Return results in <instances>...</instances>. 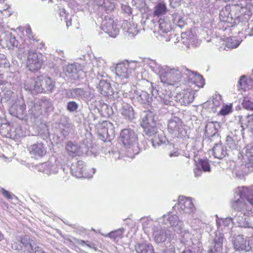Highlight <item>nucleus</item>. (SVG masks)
<instances>
[{
    "label": "nucleus",
    "instance_id": "f257e3e1",
    "mask_svg": "<svg viewBox=\"0 0 253 253\" xmlns=\"http://www.w3.org/2000/svg\"><path fill=\"white\" fill-rule=\"evenodd\" d=\"M120 139L130 154H137L142 149L138 143V134L130 128L123 129L120 133Z\"/></svg>",
    "mask_w": 253,
    "mask_h": 253
},
{
    "label": "nucleus",
    "instance_id": "f03ea898",
    "mask_svg": "<svg viewBox=\"0 0 253 253\" xmlns=\"http://www.w3.org/2000/svg\"><path fill=\"white\" fill-rule=\"evenodd\" d=\"M155 64L156 70L155 72L159 74L162 83L168 85H174L180 81L182 78V74L178 69L161 66L156 63Z\"/></svg>",
    "mask_w": 253,
    "mask_h": 253
},
{
    "label": "nucleus",
    "instance_id": "7ed1b4c3",
    "mask_svg": "<svg viewBox=\"0 0 253 253\" xmlns=\"http://www.w3.org/2000/svg\"><path fill=\"white\" fill-rule=\"evenodd\" d=\"M94 89L88 87L75 88L67 89L66 91V96L70 98L82 100L86 102H89L95 97Z\"/></svg>",
    "mask_w": 253,
    "mask_h": 253
},
{
    "label": "nucleus",
    "instance_id": "20e7f679",
    "mask_svg": "<svg viewBox=\"0 0 253 253\" xmlns=\"http://www.w3.org/2000/svg\"><path fill=\"white\" fill-rule=\"evenodd\" d=\"M156 116L154 113L150 110L145 111L142 118L141 126L145 133L149 136L156 135L158 128L156 126Z\"/></svg>",
    "mask_w": 253,
    "mask_h": 253
},
{
    "label": "nucleus",
    "instance_id": "39448f33",
    "mask_svg": "<svg viewBox=\"0 0 253 253\" xmlns=\"http://www.w3.org/2000/svg\"><path fill=\"white\" fill-rule=\"evenodd\" d=\"M136 61H125L117 64L115 68L116 75L121 80L127 79L132 71L137 67Z\"/></svg>",
    "mask_w": 253,
    "mask_h": 253
},
{
    "label": "nucleus",
    "instance_id": "423d86ee",
    "mask_svg": "<svg viewBox=\"0 0 253 253\" xmlns=\"http://www.w3.org/2000/svg\"><path fill=\"white\" fill-rule=\"evenodd\" d=\"M168 130L174 137H184L186 134L182 121L176 117L170 119L168 123Z\"/></svg>",
    "mask_w": 253,
    "mask_h": 253
},
{
    "label": "nucleus",
    "instance_id": "0eeeda50",
    "mask_svg": "<svg viewBox=\"0 0 253 253\" xmlns=\"http://www.w3.org/2000/svg\"><path fill=\"white\" fill-rule=\"evenodd\" d=\"M113 124L108 121H103L97 125L98 134L100 139L103 141H110L114 135Z\"/></svg>",
    "mask_w": 253,
    "mask_h": 253
},
{
    "label": "nucleus",
    "instance_id": "6e6552de",
    "mask_svg": "<svg viewBox=\"0 0 253 253\" xmlns=\"http://www.w3.org/2000/svg\"><path fill=\"white\" fill-rule=\"evenodd\" d=\"M28 54L27 66L29 69L35 71L40 69L43 63L42 55L33 49L28 50Z\"/></svg>",
    "mask_w": 253,
    "mask_h": 253
},
{
    "label": "nucleus",
    "instance_id": "1a4fd4ad",
    "mask_svg": "<svg viewBox=\"0 0 253 253\" xmlns=\"http://www.w3.org/2000/svg\"><path fill=\"white\" fill-rule=\"evenodd\" d=\"M162 219L164 224L169 225L175 232H180L183 228V222L172 212L169 211L167 214H164Z\"/></svg>",
    "mask_w": 253,
    "mask_h": 253
},
{
    "label": "nucleus",
    "instance_id": "9d476101",
    "mask_svg": "<svg viewBox=\"0 0 253 253\" xmlns=\"http://www.w3.org/2000/svg\"><path fill=\"white\" fill-rule=\"evenodd\" d=\"M233 215L234 224L240 227L253 229V216H250L247 212H237Z\"/></svg>",
    "mask_w": 253,
    "mask_h": 253
},
{
    "label": "nucleus",
    "instance_id": "9b49d317",
    "mask_svg": "<svg viewBox=\"0 0 253 253\" xmlns=\"http://www.w3.org/2000/svg\"><path fill=\"white\" fill-rule=\"evenodd\" d=\"M235 7V6H233L231 9L230 5H227L222 8L219 13V19L221 21L231 24L234 19V23L242 25V22L241 23L240 22L241 20L243 19L244 16H238L234 18L231 13V11Z\"/></svg>",
    "mask_w": 253,
    "mask_h": 253
},
{
    "label": "nucleus",
    "instance_id": "f8f14e48",
    "mask_svg": "<svg viewBox=\"0 0 253 253\" xmlns=\"http://www.w3.org/2000/svg\"><path fill=\"white\" fill-rule=\"evenodd\" d=\"M102 29L110 37H116L119 33L117 24L114 19L108 16H105V19L102 22Z\"/></svg>",
    "mask_w": 253,
    "mask_h": 253
},
{
    "label": "nucleus",
    "instance_id": "ddd939ff",
    "mask_svg": "<svg viewBox=\"0 0 253 253\" xmlns=\"http://www.w3.org/2000/svg\"><path fill=\"white\" fill-rule=\"evenodd\" d=\"M231 206L232 209L234 210L232 212V214L237 212H247L248 214L252 213L251 204L250 203L246 202L245 200L237 198L236 196H235L234 200L232 202Z\"/></svg>",
    "mask_w": 253,
    "mask_h": 253
},
{
    "label": "nucleus",
    "instance_id": "4468645a",
    "mask_svg": "<svg viewBox=\"0 0 253 253\" xmlns=\"http://www.w3.org/2000/svg\"><path fill=\"white\" fill-rule=\"evenodd\" d=\"M170 231L161 227L154 226L153 228L152 238L157 244L164 242L167 239L171 238Z\"/></svg>",
    "mask_w": 253,
    "mask_h": 253
},
{
    "label": "nucleus",
    "instance_id": "2eb2a0df",
    "mask_svg": "<svg viewBox=\"0 0 253 253\" xmlns=\"http://www.w3.org/2000/svg\"><path fill=\"white\" fill-rule=\"evenodd\" d=\"M194 94L192 90L186 89L177 93L173 97L177 102L182 105H186L193 102L195 98Z\"/></svg>",
    "mask_w": 253,
    "mask_h": 253
},
{
    "label": "nucleus",
    "instance_id": "dca6fc26",
    "mask_svg": "<svg viewBox=\"0 0 253 253\" xmlns=\"http://www.w3.org/2000/svg\"><path fill=\"white\" fill-rule=\"evenodd\" d=\"M40 81L39 77L27 79L24 82L23 87L33 94L42 93V89L40 85Z\"/></svg>",
    "mask_w": 253,
    "mask_h": 253
},
{
    "label": "nucleus",
    "instance_id": "f3484780",
    "mask_svg": "<svg viewBox=\"0 0 253 253\" xmlns=\"http://www.w3.org/2000/svg\"><path fill=\"white\" fill-rule=\"evenodd\" d=\"M66 77L71 81L78 80L82 75L83 72L80 67L75 64H69L64 69Z\"/></svg>",
    "mask_w": 253,
    "mask_h": 253
},
{
    "label": "nucleus",
    "instance_id": "a211bd4d",
    "mask_svg": "<svg viewBox=\"0 0 253 253\" xmlns=\"http://www.w3.org/2000/svg\"><path fill=\"white\" fill-rule=\"evenodd\" d=\"M10 127L6 126L5 129L7 130V132L5 131V128L2 126H0V133L5 136L12 137L14 139H19L21 137L25 136V132L22 129L21 126H17L14 128V130L10 129V131L9 132V129Z\"/></svg>",
    "mask_w": 253,
    "mask_h": 253
},
{
    "label": "nucleus",
    "instance_id": "6ab92c4d",
    "mask_svg": "<svg viewBox=\"0 0 253 253\" xmlns=\"http://www.w3.org/2000/svg\"><path fill=\"white\" fill-rule=\"evenodd\" d=\"M178 207L183 213L190 214L195 211V208L189 198L180 196Z\"/></svg>",
    "mask_w": 253,
    "mask_h": 253
},
{
    "label": "nucleus",
    "instance_id": "aec40b11",
    "mask_svg": "<svg viewBox=\"0 0 253 253\" xmlns=\"http://www.w3.org/2000/svg\"><path fill=\"white\" fill-rule=\"evenodd\" d=\"M72 174L77 178H86L88 175L85 172L86 168L84 162L79 161L72 164L70 168Z\"/></svg>",
    "mask_w": 253,
    "mask_h": 253
},
{
    "label": "nucleus",
    "instance_id": "412c9836",
    "mask_svg": "<svg viewBox=\"0 0 253 253\" xmlns=\"http://www.w3.org/2000/svg\"><path fill=\"white\" fill-rule=\"evenodd\" d=\"M171 20L170 15L158 20V32L160 36L165 37V35H163V34H167L171 31Z\"/></svg>",
    "mask_w": 253,
    "mask_h": 253
},
{
    "label": "nucleus",
    "instance_id": "4be33fe9",
    "mask_svg": "<svg viewBox=\"0 0 253 253\" xmlns=\"http://www.w3.org/2000/svg\"><path fill=\"white\" fill-rule=\"evenodd\" d=\"M215 237L209 253H222L223 242L224 241L223 234L219 231L215 232Z\"/></svg>",
    "mask_w": 253,
    "mask_h": 253
},
{
    "label": "nucleus",
    "instance_id": "5701e85b",
    "mask_svg": "<svg viewBox=\"0 0 253 253\" xmlns=\"http://www.w3.org/2000/svg\"><path fill=\"white\" fill-rule=\"evenodd\" d=\"M40 85L42 89V93H52L56 88L55 81L51 78L47 76L40 77Z\"/></svg>",
    "mask_w": 253,
    "mask_h": 253
},
{
    "label": "nucleus",
    "instance_id": "b1692460",
    "mask_svg": "<svg viewBox=\"0 0 253 253\" xmlns=\"http://www.w3.org/2000/svg\"><path fill=\"white\" fill-rule=\"evenodd\" d=\"M26 105L20 101H17L14 103L9 108L10 114L20 119L25 116Z\"/></svg>",
    "mask_w": 253,
    "mask_h": 253
},
{
    "label": "nucleus",
    "instance_id": "393cba45",
    "mask_svg": "<svg viewBox=\"0 0 253 253\" xmlns=\"http://www.w3.org/2000/svg\"><path fill=\"white\" fill-rule=\"evenodd\" d=\"M28 150L30 154L35 157H42L46 153V147L42 142H38L31 145L28 148Z\"/></svg>",
    "mask_w": 253,
    "mask_h": 253
},
{
    "label": "nucleus",
    "instance_id": "a878e982",
    "mask_svg": "<svg viewBox=\"0 0 253 253\" xmlns=\"http://www.w3.org/2000/svg\"><path fill=\"white\" fill-rule=\"evenodd\" d=\"M234 248L238 251H249L250 247L248 246L246 239L243 235H239L234 237L233 240Z\"/></svg>",
    "mask_w": 253,
    "mask_h": 253
},
{
    "label": "nucleus",
    "instance_id": "bb28decb",
    "mask_svg": "<svg viewBox=\"0 0 253 253\" xmlns=\"http://www.w3.org/2000/svg\"><path fill=\"white\" fill-rule=\"evenodd\" d=\"M119 112L125 119L128 121H132L135 117V112L132 107L125 102L122 104Z\"/></svg>",
    "mask_w": 253,
    "mask_h": 253
},
{
    "label": "nucleus",
    "instance_id": "cd10ccee",
    "mask_svg": "<svg viewBox=\"0 0 253 253\" xmlns=\"http://www.w3.org/2000/svg\"><path fill=\"white\" fill-rule=\"evenodd\" d=\"M220 128V124L218 122H208L205 126V135L208 137H213L216 135L218 129Z\"/></svg>",
    "mask_w": 253,
    "mask_h": 253
},
{
    "label": "nucleus",
    "instance_id": "c85d7f7f",
    "mask_svg": "<svg viewBox=\"0 0 253 253\" xmlns=\"http://www.w3.org/2000/svg\"><path fill=\"white\" fill-rule=\"evenodd\" d=\"M151 97L146 91L142 90L134 91L133 99L141 104L148 103L151 100Z\"/></svg>",
    "mask_w": 253,
    "mask_h": 253
},
{
    "label": "nucleus",
    "instance_id": "c756f323",
    "mask_svg": "<svg viewBox=\"0 0 253 253\" xmlns=\"http://www.w3.org/2000/svg\"><path fill=\"white\" fill-rule=\"evenodd\" d=\"M98 91L103 95L109 96L114 94L110 84L104 80H101L97 86Z\"/></svg>",
    "mask_w": 253,
    "mask_h": 253
},
{
    "label": "nucleus",
    "instance_id": "7c9ffc66",
    "mask_svg": "<svg viewBox=\"0 0 253 253\" xmlns=\"http://www.w3.org/2000/svg\"><path fill=\"white\" fill-rule=\"evenodd\" d=\"M155 17L153 14H144L143 15L141 22L148 28L154 29L156 30V27L158 26V22L157 19L155 18Z\"/></svg>",
    "mask_w": 253,
    "mask_h": 253
},
{
    "label": "nucleus",
    "instance_id": "2f4dec72",
    "mask_svg": "<svg viewBox=\"0 0 253 253\" xmlns=\"http://www.w3.org/2000/svg\"><path fill=\"white\" fill-rule=\"evenodd\" d=\"M238 117L241 131H244L247 128L253 129V114L248 115L244 118L242 116H238Z\"/></svg>",
    "mask_w": 253,
    "mask_h": 253
},
{
    "label": "nucleus",
    "instance_id": "473e14b6",
    "mask_svg": "<svg viewBox=\"0 0 253 253\" xmlns=\"http://www.w3.org/2000/svg\"><path fill=\"white\" fill-rule=\"evenodd\" d=\"M122 27L124 30L127 34V36L130 38L134 37L138 32L136 26L132 22L125 20L122 24Z\"/></svg>",
    "mask_w": 253,
    "mask_h": 253
},
{
    "label": "nucleus",
    "instance_id": "72a5a7b5",
    "mask_svg": "<svg viewBox=\"0 0 253 253\" xmlns=\"http://www.w3.org/2000/svg\"><path fill=\"white\" fill-rule=\"evenodd\" d=\"M43 171L47 174L56 173L58 170L57 163L55 161H48L42 164Z\"/></svg>",
    "mask_w": 253,
    "mask_h": 253
},
{
    "label": "nucleus",
    "instance_id": "f704fd0d",
    "mask_svg": "<svg viewBox=\"0 0 253 253\" xmlns=\"http://www.w3.org/2000/svg\"><path fill=\"white\" fill-rule=\"evenodd\" d=\"M135 249L137 253H155L153 246L144 242L137 243L135 246Z\"/></svg>",
    "mask_w": 253,
    "mask_h": 253
},
{
    "label": "nucleus",
    "instance_id": "c9c22d12",
    "mask_svg": "<svg viewBox=\"0 0 253 253\" xmlns=\"http://www.w3.org/2000/svg\"><path fill=\"white\" fill-rule=\"evenodd\" d=\"M243 159L248 161L249 166L253 165V142L242 150Z\"/></svg>",
    "mask_w": 253,
    "mask_h": 253
},
{
    "label": "nucleus",
    "instance_id": "e433bc0d",
    "mask_svg": "<svg viewBox=\"0 0 253 253\" xmlns=\"http://www.w3.org/2000/svg\"><path fill=\"white\" fill-rule=\"evenodd\" d=\"M212 154L214 158L221 159L227 154L226 149L221 143H216L212 149Z\"/></svg>",
    "mask_w": 253,
    "mask_h": 253
},
{
    "label": "nucleus",
    "instance_id": "4c0bfd02",
    "mask_svg": "<svg viewBox=\"0 0 253 253\" xmlns=\"http://www.w3.org/2000/svg\"><path fill=\"white\" fill-rule=\"evenodd\" d=\"M196 38V35L191 31H187L181 34L182 42L187 47L194 44Z\"/></svg>",
    "mask_w": 253,
    "mask_h": 253
},
{
    "label": "nucleus",
    "instance_id": "58836bf2",
    "mask_svg": "<svg viewBox=\"0 0 253 253\" xmlns=\"http://www.w3.org/2000/svg\"><path fill=\"white\" fill-rule=\"evenodd\" d=\"M161 101L166 105H174L175 98L173 96L175 94H172L171 92L167 91L166 90L164 92H161Z\"/></svg>",
    "mask_w": 253,
    "mask_h": 253
},
{
    "label": "nucleus",
    "instance_id": "ea45409f",
    "mask_svg": "<svg viewBox=\"0 0 253 253\" xmlns=\"http://www.w3.org/2000/svg\"><path fill=\"white\" fill-rule=\"evenodd\" d=\"M167 11L166 4L164 2L157 3L154 7L153 15L154 16L159 17L160 15H164Z\"/></svg>",
    "mask_w": 253,
    "mask_h": 253
},
{
    "label": "nucleus",
    "instance_id": "a19ab883",
    "mask_svg": "<svg viewBox=\"0 0 253 253\" xmlns=\"http://www.w3.org/2000/svg\"><path fill=\"white\" fill-rule=\"evenodd\" d=\"M190 80L199 87H203L205 82L202 76L199 74L191 72L189 75Z\"/></svg>",
    "mask_w": 253,
    "mask_h": 253
},
{
    "label": "nucleus",
    "instance_id": "79ce46f5",
    "mask_svg": "<svg viewBox=\"0 0 253 253\" xmlns=\"http://www.w3.org/2000/svg\"><path fill=\"white\" fill-rule=\"evenodd\" d=\"M38 104L37 101L35 103L31 102L28 105L30 107L29 112L35 118L39 117L42 114V110Z\"/></svg>",
    "mask_w": 253,
    "mask_h": 253
},
{
    "label": "nucleus",
    "instance_id": "37998d69",
    "mask_svg": "<svg viewBox=\"0 0 253 253\" xmlns=\"http://www.w3.org/2000/svg\"><path fill=\"white\" fill-rule=\"evenodd\" d=\"M38 105L41 107L42 110H44L45 112L49 111L52 109V104L50 99L45 97H42L40 100L37 101Z\"/></svg>",
    "mask_w": 253,
    "mask_h": 253
},
{
    "label": "nucleus",
    "instance_id": "c03bdc74",
    "mask_svg": "<svg viewBox=\"0 0 253 253\" xmlns=\"http://www.w3.org/2000/svg\"><path fill=\"white\" fill-rule=\"evenodd\" d=\"M249 190L247 187H239L238 191L235 193L236 196H238L240 199L245 200L249 203V200H253L249 197Z\"/></svg>",
    "mask_w": 253,
    "mask_h": 253
},
{
    "label": "nucleus",
    "instance_id": "a18cd8bd",
    "mask_svg": "<svg viewBox=\"0 0 253 253\" xmlns=\"http://www.w3.org/2000/svg\"><path fill=\"white\" fill-rule=\"evenodd\" d=\"M170 18H171V20L174 24L181 28H183L187 25V23L183 18L177 13L170 15Z\"/></svg>",
    "mask_w": 253,
    "mask_h": 253
},
{
    "label": "nucleus",
    "instance_id": "49530a36",
    "mask_svg": "<svg viewBox=\"0 0 253 253\" xmlns=\"http://www.w3.org/2000/svg\"><path fill=\"white\" fill-rule=\"evenodd\" d=\"M212 103L210 104L211 108L212 109L213 112H216V108L219 107L222 103L221 96L219 94H215L212 96Z\"/></svg>",
    "mask_w": 253,
    "mask_h": 253
},
{
    "label": "nucleus",
    "instance_id": "de8ad7c7",
    "mask_svg": "<svg viewBox=\"0 0 253 253\" xmlns=\"http://www.w3.org/2000/svg\"><path fill=\"white\" fill-rule=\"evenodd\" d=\"M241 41L237 40L235 38H228L225 41L226 46L228 48H234L238 47Z\"/></svg>",
    "mask_w": 253,
    "mask_h": 253
},
{
    "label": "nucleus",
    "instance_id": "09e8293b",
    "mask_svg": "<svg viewBox=\"0 0 253 253\" xmlns=\"http://www.w3.org/2000/svg\"><path fill=\"white\" fill-rule=\"evenodd\" d=\"M20 243L25 247L28 251H29L33 246V245L35 244L33 241L31 240L29 236L27 235L20 238Z\"/></svg>",
    "mask_w": 253,
    "mask_h": 253
},
{
    "label": "nucleus",
    "instance_id": "8fccbe9b",
    "mask_svg": "<svg viewBox=\"0 0 253 253\" xmlns=\"http://www.w3.org/2000/svg\"><path fill=\"white\" fill-rule=\"evenodd\" d=\"M115 5L110 0H104L103 4L101 6L100 9L105 10L107 13L111 12L114 9Z\"/></svg>",
    "mask_w": 253,
    "mask_h": 253
},
{
    "label": "nucleus",
    "instance_id": "3c124183",
    "mask_svg": "<svg viewBox=\"0 0 253 253\" xmlns=\"http://www.w3.org/2000/svg\"><path fill=\"white\" fill-rule=\"evenodd\" d=\"M197 167H200L205 172L211 171V167L207 159H200L197 165Z\"/></svg>",
    "mask_w": 253,
    "mask_h": 253
},
{
    "label": "nucleus",
    "instance_id": "603ef678",
    "mask_svg": "<svg viewBox=\"0 0 253 253\" xmlns=\"http://www.w3.org/2000/svg\"><path fill=\"white\" fill-rule=\"evenodd\" d=\"M176 232L180 235L181 241L183 243L188 242L191 240L193 237V235H191L188 230H183V228L180 232Z\"/></svg>",
    "mask_w": 253,
    "mask_h": 253
},
{
    "label": "nucleus",
    "instance_id": "864d4df0",
    "mask_svg": "<svg viewBox=\"0 0 253 253\" xmlns=\"http://www.w3.org/2000/svg\"><path fill=\"white\" fill-rule=\"evenodd\" d=\"M230 223L234 224L233 217H227L224 219L221 218L216 219V224L218 228H219L220 226H221L222 224H223L224 227L228 226Z\"/></svg>",
    "mask_w": 253,
    "mask_h": 253
},
{
    "label": "nucleus",
    "instance_id": "5fc2aeb1",
    "mask_svg": "<svg viewBox=\"0 0 253 253\" xmlns=\"http://www.w3.org/2000/svg\"><path fill=\"white\" fill-rule=\"evenodd\" d=\"M148 84H150L151 87L152 88L151 93L152 96H153L155 98H157L158 97H160V94H162L161 92H163V91L159 90V85H158L156 84H154V83H152L148 82Z\"/></svg>",
    "mask_w": 253,
    "mask_h": 253
},
{
    "label": "nucleus",
    "instance_id": "6e6d98bb",
    "mask_svg": "<svg viewBox=\"0 0 253 253\" xmlns=\"http://www.w3.org/2000/svg\"><path fill=\"white\" fill-rule=\"evenodd\" d=\"M124 231L125 229L124 228H121L117 230L111 232L108 234V236L110 238L114 239L119 237L122 238Z\"/></svg>",
    "mask_w": 253,
    "mask_h": 253
},
{
    "label": "nucleus",
    "instance_id": "4d7b16f0",
    "mask_svg": "<svg viewBox=\"0 0 253 253\" xmlns=\"http://www.w3.org/2000/svg\"><path fill=\"white\" fill-rule=\"evenodd\" d=\"M99 110L104 116H110L112 113V108L105 103L101 105Z\"/></svg>",
    "mask_w": 253,
    "mask_h": 253
},
{
    "label": "nucleus",
    "instance_id": "13d9d810",
    "mask_svg": "<svg viewBox=\"0 0 253 253\" xmlns=\"http://www.w3.org/2000/svg\"><path fill=\"white\" fill-rule=\"evenodd\" d=\"M10 66L9 61L6 58L5 55L3 54H0V68H8Z\"/></svg>",
    "mask_w": 253,
    "mask_h": 253
},
{
    "label": "nucleus",
    "instance_id": "bf43d9fd",
    "mask_svg": "<svg viewBox=\"0 0 253 253\" xmlns=\"http://www.w3.org/2000/svg\"><path fill=\"white\" fill-rule=\"evenodd\" d=\"M226 144L227 146L229 147L232 150L236 149L237 146L236 141L233 139V138L230 136L228 135L226 137Z\"/></svg>",
    "mask_w": 253,
    "mask_h": 253
},
{
    "label": "nucleus",
    "instance_id": "052dcab7",
    "mask_svg": "<svg viewBox=\"0 0 253 253\" xmlns=\"http://www.w3.org/2000/svg\"><path fill=\"white\" fill-rule=\"evenodd\" d=\"M96 62H98V61L96 60ZM96 66L95 65H93L92 70L95 74H96V73H97V77L99 79V76L103 77H104V74L103 73L102 67L100 65L99 66L98 63H96Z\"/></svg>",
    "mask_w": 253,
    "mask_h": 253
},
{
    "label": "nucleus",
    "instance_id": "680f3d73",
    "mask_svg": "<svg viewBox=\"0 0 253 253\" xmlns=\"http://www.w3.org/2000/svg\"><path fill=\"white\" fill-rule=\"evenodd\" d=\"M79 107V105L75 101H69L67 103L66 108L70 112L76 111Z\"/></svg>",
    "mask_w": 253,
    "mask_h": 253
},
{
    "label": "nucleus",
    "instance_id": "e2e57ef3",
    "mask_svg": "<svg viewBox=\"0 0 253 253\" xmlns=\"http://www.w3.org/2000/svg\"><path fill=\"white\" fill-rule=\"evenodd\" d=\"M232 112V106L226 105L222 106L219 114L221 116H226Z\"/></svg>",
    "mask_w": 253,
    "mask_h": 253
},
{
    "label": "nucleus",
    "instance_id": "0e129e2a",
    "mask_svg": "<svg viewBox=\"0 0 253 253\" xmlns=\"http://www.w3.org/2000/svg\"><path fill=\"white\" fill-rule=\"evenodd\" d=\"M28 251L30 253H45L42 248L38 246L35 243L33 245V246Z\"/></svg>",
    "mask_w": 253,
    "mask_h": 253
},
{
    "label": "nucleus",
    "instance_id": "69168bd1",
    "mask_svg": "<svg viewBox=\"0 0 253 253\" xmlns=\"http://www.w3.org/2000/svg\"><path fill=\"white\" fill-rule=\"evenodd\" d=\"M171 244L167 247L165 249L163 250L161 253H175V248L174 247V242L170 240Z\"/></svg>",
    "mask_w": 253,
    "mask_h": 253
},
{
    "label": "nucleus",
    "instance_id": "338daca9",
    "mask_svg": "<svg viewBox=\"0 0 253 253\" xmlns=\"http://www.w3.org/2000/svg\"><path fill=\"white\" fill-rule=\"evenodd\" d=\"M66 149L69 152L75 154L77 151L78 148L76 145L73 144L71 142H69L66 147Z\"/></svg>",
    "mask_w": 253,
    "mask_h": 253
},
{
    "label": "nucleus",
    "instance_id": "774afa93",
    "mask_svg": "<svg viewBox=\"0 0 253 253\" xmlns=\"http://www.w3.org/2000/svg\"><path fill=\"white\" fill-rule=\"evenodd\" d=\"M243 107L248 110L253 111V100H248L244 102L242 104Z\"/></svg>",
    "mask_w": 253,
    "mask_h": 253
}]
</instances>
